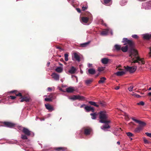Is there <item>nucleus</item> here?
Listing matches in <instances>:
<instances>
[{
	"mask_svg": "<svg viewBox=\"0 0 151 151\" xmlns=\"http://www.w3.org/2000/svg\"><path fill=\"white\" fill-rule=\"evenodd\" d=\"M87 8L86 6H83L82 7V9L83 11H84L87 9Z\"/></svg>",
	"mask_w": 151,
	"mask_h": 151,
	"instance_id": "52",
	"label": "nucleus"
},
{
	"mask_svg": "<svg viewBox=\"0 0 151 151\" xmlns=\"http://www.w3.org/2000/svg\"><path fill=\"white\" fill-rule=\"evenodd\" d=\"M90 42V41H88L86 42L81 43L80 44V45L82 47H86L89 44Z\"/></svg>",
	"mask_w": 151,
	"mask_h": 151,
	"instance_id": "26",
	"label": "nucleus"
},
{
	"mask_svg": "<svg viewBox=\"0 0 151 151\" xmlns=\"http://www.w3.org/2000/svg\"><path fill=\"white\" fill-rule=\"evenodd\" d=\"M88 18L87 17H83L81 18V22H83L85 23H86L88 22Z\"/></svg>",
	"mask_w": 151,
	"mask_h": 151,
	"instance_id": "25",
	"label": "nucleus"
},
{
	"mask_svg": "<svg viewBox=\"0 0 151 151\" xmlns=\"http://www.w3.org/2000/svg\"><path fill=\"white\" fill-rule=\"evenodd\" d=\"M99 122L102 123H109L111 122L110 120H108V116L105 111H101L99 113Z\"/></svg>",
	"mask_w": 151,
	"mask_h": 151,
	"instance_id": "2",
	"label": "nucleus"
},
{
	"mask_svg": "<svg viewBox=\"0 0 151 151\" xmlns=\"http://www.w3.org/2000/svg\"><path fill=\"white\" fill-rule=\"evenodd\" d=\"M9 97L12 100L14 99H15L16 98V97L15 96H9Z\"/></svg>",
	"mask_w": 151,
	"mask_h": 151,
	"instance_id": "48",
	"label": "nucleus"
},
{
	"mask_svg": "<svg viewBox=\"0 0 151 151\" xmlns=\"http://www.w3.org/2000/svg\"><path fill=\"white\" fill-rule=\"evenodd\" d=\"M50 64V62H48V63H47V66L48 67L49 66Z\"/></svg>",
	"mask_w": 151,
	"mask_h": 151,
	"instance_id": "61",
	"label": "nucleus"
},
{
	"mask_svg": "<svg viewBox=\"0 0 151 151\" xmlns=\"http://www.w3.org/2000/svg\"><path fill=\"white\" fill-rule=\"evenodd\" d=\"M144 143L145 144H147L148 143V140L145 138L144 139Z\"/></svg>",
	"mask_w": 151,
	"mask_h": 151,
	"instance_id": "49",
	"label": "nucleus"
},
{
	"mask_svg": "<svg viewBox=\"0 0 151 151\" xmlns=\"http://www.w3.org/2000/svg\"><path fill=\"white\" fill-rule=\"evenodd\" d=\"M109 60L106 58H104L101 59V62L102 63L104 64H106L109 62Z\"/></svg>",
	"mask_w": 151,
	"mask_h": 151,
	"instance_id": "20",
	"label": "nucleus"
},
{
	"mask_svg": "<svg viewBox=\"0 0 151 151\" xmlns=\"http://www.w3.org/2000/svg\"><path fill=\"white\" fill-rule=\"evenodd\" d=\"M67 148L64 147H59L56 148L55 150L57 151H64L66 150Z\"/></svg>",
	"mask_w": 151,
	"mask_h": 151,
	"instance_id": "22",
	"label": "nucleus"
},
{
	"mask_svg": "<svg viewBox=\"0 0 151 151\" xmlns=\"http://www.w3.org/2000/svg\"><path fill=\"white\" fill-rule=\"evenodd\" d=\"M16 95L17 96H21V97L22 96V94L20 93H19L18 94H16Z\"/></svg>",
	"mask_w": 151,
	"mask_h": 151,
	"instance_id": "53",
	"label": "nucleus"
},
{
	"mask_svg": "<svg viewBox=\"0 0 151 151\" xmlns=\"http://www.w3.org/2000/svg\"><path fill=\"white\" fill-rule=\"evenodd\" d=\"M131 119L134 122L138 123L139 124V126H141L143 128L146 125V124L145 122L137 120L134 117H131Z\"/></svg>",
	"mask_w": 151,
	"mask_h": 151,
	"instance_id": "5",
	"label": "nucleus"
},
{
	"mask_svg": "<svg viewBox=\"0 0 151 151\" xmlns=\"http://www.w3.org/2000/svg\"><path fill=\"white\" fill-rule=\"evenodd\" d=\"M125 73V72L124 71H118L115 73L118 76H122Z\"/></svg>",
	"mask_w": 151,
	"mask_h": 151,
	"instance_id": "30",
	"label": "nucleus"
},
{
	"mask_svg": "<svg viewBox=\"0 0 151 151\" xmlns=\"http://www.w3.org/2000/svg\"><path fill=\"white\" fill-rule=\"evenodd\" d=\"M111 0H104V3L106 6H110L111 4Z\"/></svg>",
	"mask_w": 151,
	"mask_h": 151,
	"instance_id": "21",
	"label": "nucleus"
},
{
	"mask_svg": "<svg viewBox=\"0 0 151 151\" xmlns=\"http://www.w3.org/2000/svg\"><path fill=\"white\" fill-rule=\"evenodd\" d=\"M132 37L135 39H137L138 37V36L137 35H132Z\"/></svg>",
	"mask_w": 151,
	"mask_h": 151,
	"instance_id": "46",
	"label": "nucleus"
},
{
	"mask_svg": "<svg viewBox=\"0 0 151 151\" xmlns=\"http://www.w3.org/2000/svg\"><path fill=\"white\" fill-rule=\"evenodd\" d=\"M137 104L139 105H140L142 106H143L145 104V103L143 101H141L139 103H138Z\"/></svg>",
	"mask_w": 151,
	"mask_h": 151,
	"instance_id": "41",
	"label": "nucleus"
},
{
	"mask_svg": "<svg viewBox=\"0 0 151 151\" xmlns=\"http://www.w3.org/2000/svg\"><path fill=\"white\" fill-rule=\"evenodd\" d=\"M63 68L62 67H58L55 69V70L56 72L58 73H61L63 70Z\"/></svg>",
	"mask_w": 151,
	"mask_h": 151,
	"instance_id": "31",
	"label": "nucleus"
},
{
	"mask_svg": "<svg viewBox=\"0 0 151 151\" xmlns=\"http://www.w3.org/2000/svg\"><path fill=\"white\" fill-rule=\"evenodd\" d=\"M104 69V67H99L98 68V70L99 72H101L103 71Z\"/></svg>",
	"mask_w": 151,
	"mask_h": 151,
	"instance_id": "43",
	"label": "nucleus"
},
{
	"mask_svg": "<svg viewBox=\"0 0 151 151\" xmlns=\"http://www.w3.org/2000/svg\"><path fill=\"white\" fill-rule=\"evenodd\" d=\"M121 46L120 45L116 44L114 46L113 50L114 51L115 50L119 51L121 49Z\"/></svg>",
	"mask_w": 151,
	"mask_h": 151,
	"instance_id": "18",
	"label": "nucleus"
},
{
	"mask_svg": "<svg viewBox=\"0 0 151 151\" xmlns=\"http://www.w3.org/2000/svg\"><path fill=\"white\" fill-rule=\"evenodd\" d=\"M24 127H22L21 126H19L18 127V129H19V130H22L23 129V128Z\"/></svg>",
	"mask_w": 151,
	"mask_h": 151,
	"instance_id": "50",
	"label": "nucleus"
},
{
	"mask_svg": "<svg viewBox=\"0 0 151 151\" xmlns=\"http://www.w3.org/2000/svg\"><path fill=\"white\" fill-rule=\"evenodd\" d=\"M84 109L87 112L91 111L93 112L94 111V109L93 107L90 106H85Z\"/></svg>",
	"mask_w": 151,
	"mask_h": 151,
	"instance_id": "11",
	"label": "nucleus"
},
{
	"mask_svg": "<svg viewBox=\"0 0 151 151\" xmlns=\"http://www.w3.org/2000/svg\"><path fill=\"white\" fill-rule=\"evenodd\" d=\"M85 106V104H82L80 108H82L83 107V106Z\"/></svg>",
	"mask_w": 151,
	"mask_h": 151,
	"instance_id": "58",
	"label": "nucleus"
},
{
	"mask_svg": "<svg viewBox=\"0 0 151 151\" xmlns=\"http://www.w3.org/2000/svg\"><path fill=\"white\" fill-rule=\"evenodd\" d=\"M124 115L128 117V115L126 113H124Z\"/></svg>",
	"mask_w": 151,
	"mask_h": 151,
	"instance_id": "60",
	"label": "nucleus"
},
{
	"mask_svg": "<svg viewBox=\"0 0 151 151\" xmlns=\"http://www.w3.org/2000/svg\"><path fill=\"white\" fill-rule=\"evenodd\" d=\"M110 33L111 35H113L112 30L110 28H108L103 30L101 33L100 35L102 36H106Z\"/></svg>",
	"mask_w": 151,
	"mask_h": 151,
	"instance_id": "4",
	"label": "nucleus"
},
{
	"mask_svg": "<svg viewBox=\"0 0 151 151\" xmlns=\"http://www.w3.org/2000/svg\"><path fill=\"white\" fill-rule=\"evenodd\" d=\"M88 72L89 74L93 75L96 72V70L94 69L90 68L88 70Z\"/></svg>",
	"mask_w": 151,
	"mask_h": 151,
	"instance_id": "24",
	"label": "nucleus"
},
{
	"mask_svg": "<svg viewBox=\"0 0 151 151\" xmlns=\"http://www.w3.org/2000/svg\"><path fill=\"white\" fill-rule=\"evenodd\" d=\"M45 106L46 108L49 111H51L54 110L53 107L49 104H45Z\"/></svg>",
	"mask_w": 151,
	"mask_h": 151,
	"instance_id": "17",
	"label": "nucleus"
},
{
	"mask_svg": "<svg viewBox=\"0 0 151 151\" xmlns=\"http://www.w3.org/2000/svg\"><path fill=\"white\" fill-rule=\"evenodd\" d=\"M91 131V129L88 128H86L84 129V134L86 135H88L90 134Z\"/></svg>",
	"mask_w": 151,
	"mask_h": 151,
	"instance_id": "15",
	"label": "nucleus"
},
{
	"mask_svg": "<svg viewBox=\"0 0 151 151\" xmlns=\"http://www.w3.org/2000/svg\"><path fill=\"white\" fill-rule=\"evenodd\" d=\"M75 78H76V82H77L78 81V78L77 76H75Z\"/></svg>",
	"mask_w": 151,
	"mask_h": 151,
	"instance_id": "64",
	"label": "nucleus"
},
{
	"mask_svg": "<svg viewBox=\"0 0 151 151\" xmlns=\"http://www.w3.org/2000/svg\"><path fill=\"white\" fill-rule=\"evenodd\" d=\"M73 57L78 62L80 61V57L79 54L78 53L75 52L73 53Z\"/></svg>",
	"mask_w": 151,
	"mask_h": 151,
	"instance_id": "14",
	"label": "nucleus"
},
{
	"mask_svg": "<svg viewBox=\"0 0 151 151\" xmlns=\"http://www.w3.org/2000/svg\"><path fill=\"white\" fill-rule=\"evenodd\" d=\"M76 10L78 13H80L81 12V10L79 8H77Z\"/></svg>",
	"mask_w": 151,
	"mask_h": 151,
	"instance_id": "54",
	"label": "nucleus"
},
{
	"mask_svg": "<svg viewBox=\"0 0 151 151\" xmlns=\"http://www.w3.org/2000/svg\"><path fill=\"white\" fill-rule=\"evenodd\" d=\"M129 56L132 58V63H136L139 65L145 63V62L143 60L137 56V51L134 49H133L132 50L131 53Z\"/></svg>",
	"mask_w": 151,
	"mask_h": 151,
	"instance_id": "1",
	"label": "nucleus"
},
{
	"mask_svg": "<svg viewBox=\"0 0 151 151\" xmlns=\"http://www.w3.org/2000/svg\"><path fill=\"white\" fill-rule=\"evenodd\" d=\"M75 76H74V75H72V76H71V78H73V79L74 77L75 78Z\"/></svg>",
	"mask_w": 151,
	"mask_h": 151,
	"instance_id": "62",
	"label": "nucleus"
},
{
	"mask_svg": "<svg viewBox=\"0 0 151 151\" xmlns=\"http://www.w3.org/2000/svg\"><path fill=\"white\" fill-rule=\"evenodd\" d=\"M51 76L52 78L55 80L58 81L59 80V75L55 73H52Z\"/></svg>",
	"mask_w": 151,
	"mask_h": 151,
	"instance_id": "13",
	"label": "nucleus"
},
{
	"mask_svg": "<svg viewBox=\"0 0 151 151\" xmlns=\"http://www.w3.org/2000/svg\"><path fill=\"white\" fill-rule=\"evenodd\" d=\"M88 103L91 105L95 106L96 107H98L99 105L96 104V103L94 101H89Z\"/></svg>",
	"mask_w": 151,
	"mask_h": 151,
	"instance_id": "23",
	"label": "nucleus"
},
{
	"mask_svg": "<svg viewBox=\"0 0 151 151\" xmlns=\"http://www.w3.org/2000/svg\"><path fill=\"white\" fill-rule=\"evenodd\" d=\"M110 128V126L108 124V123L105 124V125H103L101 127V128L104 131H107L106 129H109Z\"/></svg>",
	"mask_w": 151,
	"mask_h": 151,
	"instance_id": "16",
	"label": "nucleus"
},
{
	"mask_svg": "<svg viewBox=\"0 0 151 151\" xmlns=\"http://www.w3.org/2000/svg\"><path fill=\"white\" fill-rule=\"evenodd\" d=\"M122 42L124 43V45L128 44L130 46H132L133 45V42L132 40H128L127 38H124L123 39Z\"/></svg>",
	"mask_w": 151,
	"mask_h": 151,
	"instance_id": "7",
	"label": "nucleus"
},
{
	"mask_svg": "<svg viewBox=\"0 0 151 151\" xmlns=\"http://www.w3.org/2000/svg\"><path fill=\"white\" fill-rule=\"evenodd\" d=\"M90 115L91 116V118L92 119H95L96 118L97 113L96 112L91 113Z\"/></svg>",
	"mask_w": 151,
	"mask_h": 151,
	"instance_id": "29",
	"label": "nucleus"
},
{
	"mask_svg": "<svg viewBox=\"0 0 151 151\" xmlns=\"http://www.w3.org/2000/svg\"><path fill=\"white\" fill-rule=\"evenodd\" d=\"M77 70L76 68L73 66H72L69 69L68 71L66 73L68 74H74L76 71Z\"/></svg>",
	"mask_w": 151,
	"mask_h": 151,
	"instance_id": "9",
	"label": "nucleus"
},
{
	"mask_svg": "<svg viewBox=\"0 0 151 151\" xmlns=\"http://www.w3.org/2000/svg\"><path fill=\"white\" fill-rule=\"evenodd\" d=\"M137 68L136 66H134L132 67L127 66L125 68L126 70L129 72L130 73H133L134 72Z\"/></svg>",
	"mask_w": 151,
	"mask_h": 151,
	"instance_id": "6",
	"label": "nucleus"
},
{
	"mask_svg": "<svg viewBox=\"0 0 151 151\" xmlns=\"http://www.w3.org/2000/svg\"><path fill=\"white\" fill-rule=\"evenodd\" d=\"M106 80V78L105 77H101L100 78V80L99 81L98 83H103Z\"/></svg>",
	"mask_w": 151,
	"mask_h": 151,
	"instance_id": "32",
	"label": "nucleus"
},
{
	"mask_svg": "<svg viewBox=\"0 0 151 151\" xmlns=\"http://www.w3.org/2000/svg\"><path fill=\"white\" fill-rule=\"evenodd\" d=\"M148 96H151V92H149L148 93Z\"/></svg>",
	"mask_w": 151,
	"mask_h": 151,
	"instance_id": "63",
	"label": "nucleus"
},
{
	"mask_svg": "<svg viewBox=\"0 0 151 151\" xmlns=\"http://www.w3.org/2000/svg\"><path fill=\"white\" fill-rule=\"evenodd\" d=\"M47 90L48 91H51L52 90V88L51 87H48L47 88Z\"/></svg>",
	"mask_w": 151,
	"mask_h": 151,
	"instance_id": "51",
	"label": "nucleus"
},
{
	"mask_svg": "<svg viewBox=\"0 0 151 151\" xmlns=\"http://www.w3.org/2000/svg\"><path fill=\"white\" fill-rule=\"evenodd\" d=\"M22 132L25 135L27 136L30 135L32 133L28 129L26 128H23Z\"/></svg>",
	"mask_w": 151,
	"mask_h": 151,
	"instance_id": "10",
	"label": "nucleus"
},
{
	"mask_svg": "<svg viewBox=\"0 0 151 151\" xmlns=\"http://www.w3.org/2000/svg\"><path fill=\"white\" fill-rule=\"evenodd\" d=\"M119 86H116V87L115 88V89L116 90H117L119 89Z\"/></svg>",
	"mask_w": 151,
	"mask_h": 151,
	"instance_id": "57",
	"label": "nucleus"
},
{
	"mask_svg": "<svg viewBox=\"0 0 151 151\" xmlns=\"http://www.w3.org/2000/svg\"><path fill=\"white\" fill-rule=\"evenodd\" d=\"M133 86H131L128 88V89L130 91H132L133 90Z\"/></svg>",
	"mask_w": 151,
	"mask_h": 151,
	"instance_id": "45",
	"label": "nucleus"
},
{
	"mask_svg": "<svg viewBox=\"0 0 151 151\" xmlns=\"http://www.w3.org/2000/svg\"><path fill=\"white\" fill-rule=\"evenodd\" d=\"M143 129V128L141 126H139L136 128L134 130L135 132L137 133L140 132Z\"/></svg>",
	"mask_w": 151,
	"mask_h": 151,
	"instance_id": "27",
	"label": "nucleus"
},
{
	"mask_svg": "<svg viewBox=\"0 0 151 151\" xmlns=\"http://www.w3.org/2000/svg\"><path fill=\"white\" fill-rule=\"evenodd\" d=\"M145 134L147 135L149 137H151V133H149L148 132L145 133Z\"/></svg>",
	"mask_w": 151,
	"mask_h": 151,
	"instance_id": "47",
	"label": "nucleus"
},
{
	"mask_svg": "<svg viewBox=\"0 0 151 151\" xmlns=\"http://www.w3.org/2000/svg\"><path fill=\"white\" fill-rule=\"evenodd\" d=\"M127 136L129 137H132L133 136V134L130 132H128L126 133Z\"/></svg>",
	"mask_w": 151,
	"mask_h": 151,
	"instance_id": "42",
	"label": "nucleus"
},
{
	"mask_svg": "<svg viewBox=\"0 0 151 151\" xmlns=\"http://www.w3.org/2000/svg\"><path fill=\"white\" fill-rule=\"evenodd\" d=\"M88 66L89 67H91L92 66V64H91L89 63L88 64Z\"/></svg>",
	"mask_w": 151,
	"mask_h": 151,
	"instance_id": "59",
	"label": "nucleus"
},
{
	"mask_svg": "<svg viewBox=\"0 0 151 151\" xmlns=\"http://www.w3.org/2000/svg\"><path fill=\"white\" fill-rule=\"evenodd\" d=\"M141 8L145 10H148L151 9V1L144 2L142 3Z\"/></svg>",
	"mask_w": 151,
	"mask_h": 151,
	"instance_id": "3",
	"label": "nucleus"
},
{
	"mask_svg": "<svg viewBox=\"0 0 151 151\" xmlns=\"http://www.w3.org/2000/svg\"><path fill=\"white\" fill-rule=\"evenodd\" d=\"M29 101V99L27 97H25L24 98H22L21 101V102H22L24 101H25L26 102H28Z\"/></svg>",
	"mask_w": 151,
	"mask_h": 151,
	"instance_id": "34",
	"label": "nucleus"
},
{
	"mask_svg": "<svg viewBox=\"0 0 151 151\" xmlns=\"http://www.w3.org/2000/svg\"><path fill=\"white\" fill-rule=\"evenodd\" d=\"M27 136L25 134H22L21 137L23 139H27Z\"/></svg>",
	"mask_w": 151,
	"mask_h": 151,
	"instance_id": "39",
	"label": "nucleus"
},
{
	"mask_svg": "<svg viewBox=\"0 0 151 151\" xmlns=\"http://www.w3.org/2000/svg\"><path fill=\"white\" fill-rule=\"evenodd\" d=\"M144 39L146 40H149L150 38V35L148 34H144L142 35Z\"/></svg>",
	"mask_w": 151,
	"mask_h": 151,
	"instance_id": "28",
	"label": "nucleus"
},
{
	"mask_svg": "<svg viewBox=\"0 0 151 151\" xmlns=\"http://www.w3.org/2000/svg\"><path fill=\"white\" fill-rule=\"evenodd\" d=\"M54 98H53L52 97H51L50 98H45V101H52V100Z\"/></svg>",
	"mask_w": 151,
	"mask_h": 151,
	"instance_id": "37",
	"label": "nucleus"
},
{
	"mask_svg": "<svg viewBox=\"0 0 151 151\" xmlns=\"http://www.w3.org/2000/svg\"><path fill=\"white\" fill-rule=\"evenodd\" d=\"M127 3V1L126 0H122L120 2V4L121 6H123L126 4Z\"/></svg>",
	"mask_w": 151,
	"mask_h": 151,
	"instance_id": "35",
	"label": "nucleus"
},
{
	"mask_svg": "<svg viewBox=\"0 0 151 151\" xmlns=\"http://www.w3.org/2000/svg\"><path fill=\"white\" fill-rule=\"evenodd\" d=\"M128 47L127 46H126L124 47H121V49L124 52H126L128 50Z\"/></svg>",
	"mask_w": 151,
	"mask_h": 151,
	"instance_id": "33",
	"label": "nucleus"
},
{
	"mask_svg": "<svg viewBox=\"0 0 151 151\" xmlns=\"http://www.w3.org/2000/svg\"><path fill=\"white\" fill-rule=\"evenodd\" d=\"M93 81L92 79H89L85 81V83L86 85L90 84Z\"/></svg>",
	"mask_w": 151,
	"mask_h": 151,
	"instance_id": "36",
	"label": "nucleus"
},
{
	"mask_svg": "<svg viewBox=\"0 0 151 151\" xmlns=\"http://www.w3.org/2000/svg\"><path fill=\"white\" fill-rule=\"evenodd\" d=\"M66 91L68 93L73 92L74 90V88L73 87H70L66 88Z\"/></svg>",
	"mask_w": 151,
	"mask_h": 151,
	"instance_id": "19",
	"label": "nucleus"
},
{
	"mask_svg": "<svg viewBox=\"0 0 151 151\" xmlns=\"http://www.w3.org/2000/svg\"><path fill=\"white\" fill-rule=\"evenodd\" d=\"M132 95L133 96H134L137 98H139L141 97V96L139 95L136 93H133L132 94Z\"/></svg>",
	"mask_w": 151,
	"mask_h": 151,
	"instance_id": "44",
	"label": "nucleus"
},
{
	"mask_svg": "<svg viewBox=\"0 0 151 151\" xmlns=\"http://www.w3.org/2000/svg\"><path fill=\"white\" fill-rule=\"evenodd\" d=\"M71 99L73 100L78 99L79 101H83L85 99V97L83 96L78 95L73 96Z\"/></svg>",
	"mask_w": 151,
	"mask_h": 151,
	"instance_id": "8",
	"label": "nucleus"
},
{
	"mask_svg": "<svg viewBox=\"0 0 151 151\" xmlns=\"http://www.w3.org/2000/svg\"><path fill=\"white\" fill-rule=\"evenodd\" d=\"M53 94L52 93H51L48 96L49 97H50V98L51 97H52V98H53Z\"/></svg>",
	"mask_w": 151,
	"mask_h": 151,
	"instance_id": "55",
	"label": "nucleus"
},
{
	"mask_svg": "<svg viewBox=\"0 0 151 151\" xmlns=\"http://www.w3.org/2000/svg\"><path fill=\"white\" fill-rule=\"evenodd\" d=\"M99 103L102 107H104L106 105V103L104 102L100 101Z\"/></svg>",
	"mask_w": 151,
	"mask_h": 151,
	"instance_id": "38",
	"label": "nucleus"
},
{
	"mask_svg": "<svg viewBox=\"0 0 151 151\" xmlns=\"http://www.w3.org/2000/svg\"><path fill=\"white\" fill-rule=\"evenodd\" d=\"M4 125L7 127L12 128L15 126V124L10 122H5L4 123Z\"/></svg>",
	"mask_w": 151,
	"mask_h": 151,
	"instance_id": "12",
	"label": "nucleus"
},
{
	"mask_svg": "<svg viewBox=\"0 0 151 151\" xmlns=\"http://www.w3.org/2000/svg\"><path fill=\"white\" fill-rule=\"evenodd\" d=\"M150 50V52H149V55L151 57V47L150 48H149Z\"/></svg>",
	"mask_w": 151,
	"mask_h": 151,
	"instance_id": "56",
	"label": "nucleus"
},
{
	"mask_svg": "<svg viewBox=\"0 0 151 151\" xmlns=\"http://www.w3.org/2000/svg\"><path fill=\"white\" fill-rule=\"evenodd\" d=\"M68 54L67 53H65L64 54L65 60L66 61H68Z\"/></svg>",
	"mask_w": 151,
	"mask_h": 151,
	"instance_id": "40",
	"label": "nucleus"
}]
</instances>
